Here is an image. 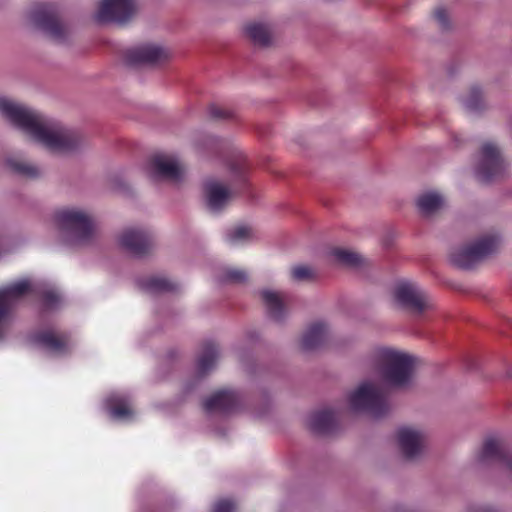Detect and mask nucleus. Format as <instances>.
I'll return each instance as SVG.
<instances>
[{
    "instance_id": "obj_11",
    "label": "nucleus",
    "mask_w": 512,
    "mask_h": 512,
    "mask_svg": "<svg viewBox=\"0 0 512 512\" xmlns=\"http://www.w3.org/2000/svg\"><path fill=\"white\" fill-rule=\"evenodd\" d=\"M136 11V0H101L95 12V19L99 22L123 24L128 22Z\"/></svg>"
},
{
    "instance_id": "obj_20",
    "label": "nucleus",
    "mask_w": 512,
    "mask_h": 512,
    "mask_svg": "<svg viewBox=\"0 0 512 512\" xmlns=\"http://www.w3.org/2000/svg\"><path fill=\"white\" fill-rule=\"evenodd\" d=\"M239 403L238 395L231 390H220L212 394L204 404L209 413H227L234 410Z\"/></svg>"
},
{
    "instance_id": "obj_24",
    "label": "nucleus",
    "mask_w": 512,
    "mask_h": 512,
    "mask_svg": "<svg viewBox=\"0 0 512 512\" xmlns=\"http://www.w3.org/2000/svg\"><path fill=\"white\" fill-rule=\"evenodd\" d=\"M335 421V412L331 409H323L310 414L308 417V426L314 432L325 433L333 428Z\"/></svg>"
},
{
    "instance_id": "obj_9",
    "label": "nucleus",
    "mask_w": 512,
    "mask_h": 512,
    "mask_svg": "<svg viewBox=\"0 0 512 512\" xmlns=\"http://www.w3.org/2000/svg\"><path fill=\"white\" fill-rule=\"evenodd\" d=\"M145 172L153 181H178L184 173L185 167L174 154H155L146 164Z\"/></svg>"
},
{
    "instance_id": "obj_22",
    "label": "nucleus",
    "mask_w": 512,
    "mask_h": 512,
    "mask_svg": "<svg viewBox=\"0 0 512 512\" xmlns=\"http://www.w3.org/2000/svg\"><path fill=\"white\" fill-rule=\"evenodd\" d=\"M420 213L429 217L440 211L445 205V198L437 191H426L420 194L416 200Z\"/></svg>"
},
{
    "instance_id": "obj_21",
    "label": "nucleus",
    "mask_w": 512,
    "mask_h": 512,
    "mask_svg": "<svg viewBox=\"0 0 512 512\" xmlns=\"http://www.w3.org/2000/svg\"><path fill=\"white\" fill-rule=\"evenodd\" d=\"M491 460H499L512 474V455H508L500 441L496 439H488L485 441L481 452L478 455V461L485 463Z\"/></svg>"
},
{
    "instance_id": "obj_26",
    "label": "nucleus",
    "mask_w": 512,
    "mask_h": 512,
    "mask_svg": "<svg viewBox=\"0 0 512 512\" xmlns=\"http://www.w3.org/2000/svg\"><path fill=\"white\" fill-rule=\"evenodd\" d=\"M139 285L150 293L169 292L176 289V284L163 275H152L142 278Z\"/></svg>"
},
{
    "instance_id": "obj_1",
    "label": "nucleus",
    "mask_w": 512,
    "mask_h": 512,
    "mask_svg": "<svg viewBox=\"0 0 512 512\" xmlns=\"http://www.w3.org/2000/svg\"><path fill=\"white\" fill-rule=\"evenodd\" d=\"M0 117L51 152H71L84 143L76 131L8 96H0Z\"/></svg>"
},
{
    "instance_id": "obj_18",
    "label": "nucleus",
    "mask_w": 512,
    "mask_h": 512,
    "mask_svg": "<svg viewBox=\"0 0 512 512\" xmlns=\"http://www.w3.org/2000/svg\"><path fill=\"white\" fill-rule=\"evenodd\" d=\"M104 408L115 421L127 422L133 420L135 416L129 398L121 393L109 395L104 401Z\"/></svg>"
},
{
    "instance_id": "obj_6",
    "label": "nucleus",
    "mask_w": 512,
    "mask_h": 512,
    "mask_svg": "<svg viewBox=\"0 0 512 512\" xmlns=\"http://www.w3.org/2000/svg\"><path fill=\"white\" fill-rule=\"evenodd\" d=\"M34 292H38V287L30 279H20L0 288V340L11 332L14 306Z\"/></svg>"
},
{
    "instance_id": "obj_16",
    "label": "nucleus",
    "mask_w": 512,
    "mask_h": 512,
    "mask_svg": "<svg viewBox=\"0 0 512 512\" xmlns=\"http://www.w3.org/2000/svg\"><path fill=\"white\" fill-rule=\"evenodd\" d=\"M30 341L51 355L62 356L70 351L71 343L68 338L54 330H45L33 334Z\"/></svg>"
},
{
    "instance_id": "obj_28",
    "label": "nucleus",
    "mask_w": 512,
    "mask_h": 512,
    "mask_svg": "<svg viewBox=\"0 0 512 512\" xmlns=\"http://www.w3.org/2000/svg\"><path fill=\"white\" fill-rule=\"evenodd\" d=\"M246 35L259 46H266L270 43L272 34L270 28L263 23H250L245 26Z\"/></svg>"
},
{
    "instance_id": "obj_10",
    "label": "nucleus",
    "mask_w": 512,
    "mask_h": 512,
    "mask_svg": "<svg viewBox=\"0 0 512 512\" xmlns=\"http://www.w3.org/2000/svg\"><path fill=\"white\" fill-rule=\"evenodd\" d=\"M394 297L402 306L421 314L433 308L429 295L416 283L402 280L394 287Z\"/></svg>"
},
{
    "instance_id": "obj_23",
    "label": "nucleus",
    "mask_w": 512,
    "mask_h": 512,
    "mask_svg": "<svg viewBox=\"0 0 512 512\" xmlns=\"http://www.w3.org/2000/svg\"><path fill=\"white\" fill-rule=\"evenodd\" d=\"M460 102L464 109L470 113H478L486 108L484 92L479 85L471 86L462 94Z\"/></svg>"
},
{
    "instance_id": "obj_17",
    "label": "nucleus",
    "mask_w": 512,
    "mask_h": 512,
    "mask_svg": "<svg viewBox=\"0 0 512 512\" xmlns=\"http://www.w3.org/2000/svg\"><path fill=\"white\" fill-rule=\"evenodd\" d=\"M330 337V325L323 320H317L305 329L300 339V345L304 350H313L326 344Z\"/></svg>"
},
{
    "instance_id": "obj_33",
    "label": "nucleus",
    "mask_w": 512,
    "mask_h": 512,
    "mask_svg": "<svg viewBox=\"0 0 512 512\" xmlns=\"http://www.w3.org/2000/svg\"><path fill=\"white\" fill-rule=\"evenodd\" d=\"M434 20L441 29L449 28V15L445 8L439 7L435 10Z\"/></svg>"
},
{
    "instance_id": "obj_3",
    "label": "nucleus",
    "mask_w": 512,
    "mask_h": 512,
    "mask_svg": "<svg viewBox=\"0 0 512 512\" xmlns=\"http://www.w3.org/2000/svg\"><path fill=\"white\" fill-rule=\"evenodd\" d=\"M54 227L59 230L63 240L71 245L89 243L95 234L92 215L78 207H62L52 216Z\"/></svg>"
},
{
    "instance_id": "obj_35",
    "label": "nucleus",
    "mask_w": 512,
    "mask_h": 512,
    "mask_svg": "<svg viewBox=\"0 0 512 512\" xmlns=\"http://www.w3.org/2000/svg\"><path fill=\"white\" fill-rule=\"evenodd\" d=\"M210 114L212 117L217 119H227L231 116L229 110L219 106H212L210 108Z\"/></svg>"
},
{
    "instance_id": "obj_13",
    "label": "nucleus",
    "mask_w": 512,
    "mask_h": 512,
    "mask_svg": "<svg viewBox=\"0 0 512 512\" xmlns=\"http://www.w3.org/2000/svg\"><path fill=\"white\" fill-rule=\"evenodd\" d=\"M118 243L131 254L143 255L152 248L154 235L143 227H127L119 234Z\"/></svg>"
},
{
    "instance_id": "obj_4",
    "label": "nucleus",
    "mask_w": 512,
    "mask_h": 512,
    "mask_svg": "<svg viewBox=\"0 0 512 512\" xmlns=\"http://www.w3.org/2000/svg\"><path fill=\"white\" fill-rule=\"evenodd\" d=\"M347 405L352 412L374 418L385 415L390 409L382 388L373 380H364L351 390L347 394Z\"/></svg>"
},
{
    "instance_id": "obj_14",
    "label": "nucleus",
    "mask_w": 512,
    "mask_h": 512,
    "mask_svg": "<svg viewBox=\"0 0 512 512\" xmlns=\"http://www.w3.org/2000/svg\"><path fill=\"white\" fill-rule=\"evenodd\" d=\"M203 195L208 209L219 212L230 202L232 190L221 179L208 178L203 183Z\"/></svg>"
},
{
    "instance_id": "obj_30",
    "label": "nucleus",
    "mask_w": 512,
    "mask_h": 512,
    "mask_svg": "<svg viewBox=\"0 0 512 512\" xmlns=\"http://www.w3.org/2000/svg\"><path fill=\"white\" fill-rule=\"evenodd\" d=\"M332 255L338 262L345 265L354 266L360 262V256L351 250L336 248L332 251Z\"/></svg>"
},
{
    "instance_id": "obj_19",
    "label": "nucleus",
    "mask_w": 512,
    "mask_h": 512,
    "mask_svg": "<svg viewBox=\"0 0 512 512\" xmlns=\"http://www.w3.org/2000/svg\"><path fill=\"white\" fill-rule=\"evenodd\" d=\"M261 299L267 309L268 315L276 322H281L288 315L285 295L277 290L263 289Z\"/></svg>"
},
{
    "instance_id": "obj_31",
    "label": "nucleus",
    "mask_w": 512,
    "mask_h": 512,
    "mask_svg": "<svg viewBox=\"0 0 512 512\" xmlns=\"http://www.w3.org/2000/svg\"><path fill=\"white\" fill-rule=\"evenodd\" d=\"M291 275L298 281L308 280L314 276V270L306 265H297L292 268Z\"/></svg>"
},
{
    "instance_id": "obj_12",
    "label": "nucleus",
    "mask_w": 512,
    "mask_h": 512,
    "mask_svg": "<svg viewBox=\"0 0 512 512\" xmlns=\"http://www.w3.org/2000/svg\"><path fill=\"white\" fill-rule=\"evenodd\" d=\"M427 433L416 426H402L396 432L398 448L406 459L418 457L426 443Z\"/></svg>"
},
{
    "instance_id": "obj_34",
    "label": "nucleus",
    "mask_w": 512,
    "mask_h": 512,
    "mask_svg": "<svg viewBox=\"0 0 512 512\" xmlns=\"http://www.w3.org/2000/svg\"><path fill=\"white\" fill-rule=\"evenodd\" d=\"M236 505L229 499H221L214 504L213 512H234Z\"/></svg>"
},
{
    "instance_id": "obj_5",
    "label": "nucleus",
    "mask_w": 512,
    "mask_h": 512,
    "mask_svg": "<svg viewBox=\"0 0 512 512\" xmlns=\"http://www.w3.org/2000/svg\"><path fill=\"white\" fill-rule=\"evenodd\" d=\"M501 244V236L495 231H487L471 244L452 251L450 261L461 269H471L481 260L495 253Z\"/></svg>"
},
{
    "instance_id": "obj_29",
    "label": "nucleus",
    "mask_w": 512,
    "mask_h": 512,
    "mask_svg": "<svg viewBox=\"0 0 512 512\" xmlns=\"http://www.w3.org/2000/svg\"><path fill=\"white\" fill-rule=\"evenodd\" d=\"M6 163L12 171L27 178H36L41 174L40 168L21 159L11 157Z\"/></svg>"
},
{
    "instance_id": "obj_7",
    "label": "nucleus",
    "mask_w": 512,
    "mask_h": 512,
    "mask_svg": "<svg viewBox=\"0 0 512 512\" xmlns=\"http://www.w3.org/2000/svg\"><path fill=\"white\" fill-rule=\"evenodd\" d=\"M508 164L499 148L492 143L482 146L474 164V174L482 182H488L505 175Z\"/></svg>"
},
{
    "instance_id": "obj_8",
    "label": "nucleus",
    "mask_w": 512,
    "mask_h": 512,
    "mask_svg": "<svg viewBox=\"0 0 512 512\" xmlns=\"http://www.w3.org/2000/svg\"><path fill=\"white\" fill-rule=\"evenodd\" d=\"M29 23L47 34L57 42H63L66 39L68 30L58 19L55 8L49 4H37L33 6L28 14Z\"/></svg>"
},
{
    "instance_id": "obj_27",
    "label": "nucleus",
    "mask_w": 512,
    "mask_h": 512,
    "mask_svg": "<svg viewBox=\"0 0 512 512\" xmlns=\"http://www.w3.org/2000/svg\"><path fill=\"white\" fill-rule=\"evenodd\" d=\"M225 238L231 245H242L255 238V231L250 225L239 224L227 230Z\"/></svg>"
},
{
    "instance_id": "obj_36",
    "label": "nucleus",
    "mask_w": 512,
    "mask_h": 512,
    "mask_svg": "<svg viewBox=\"0 0 512 512\" xmlns=\"http://www.w3.org/2000/svg\"><path fill=\"white\" fill-rule=\"evenodd\" d=\"M57 300H58V295L54 292H46L44 295V301L49 306H53Z\"/></svg>"
},
{
    "instance_id": "obj_37",
    "label": "nucleus",
    "mask_w": 512,
    "mask_h": 512,
    "mask_svg": "<svg viewBox=\"0 0 512 512\" xmlns=\"http://www.w3.org/2000/svg\"><path fill=\"white\" fill-rule=\"evenodd\" d=\"M214 143H215V138H213L211 136H208V137H206L204 142L198 141L197 145L199 147H205V146H210V145H212Z\"/></svg>"
},
{
    "instance_id": "obj_15",
    "label": "nucleus",
    "mask_w": 512,
    "mask_h": 512,
    "mask_svg": "<svg viewBox=\"0 0 512 512\" xmlns=\"http://www.w3.org/2000/svg\"><path fill=\"white\" fill-rule=\"evenodd\" d=\"M125 56L130 64H155L168 59L170 52L160 45L145 43L128 49Z\"/></svg>"
},
{
    "instance_id": "obj_2",
    "label": "nucleus",
    "mask_w": 512,
    "mask_h": 512,
    "mask_svg": "<svg viewBox=\"0 0 512 512\" xmlns=\"http://www.w3.org/2000/svg\"><path fill=\"white\" fill-rule=\"evenodd\" d=\"M374 359L386 384L393 388L404 389L413 384L416 358L392 347L375 350Z\"/></svg>"
},
{
    "instance_id": "obj_32",
    "label": "nucleus",
    "mask_w": 512,
    "mask_h": 512,
    "mask_svg": "<svg viewBox=\"0 0 512 512\" xmlns=\"http://www.w3.org/2000/svg\"><path fill=\"white\" fill-rule=\"evenodd\" d=\"M224 279L233 283H241L246 281L247 273L238 268H228L225 271Z\"/></svg>"
},
{
    "instance_id": "obj_25",
    "label": "nucleus",
    "mask_w": 512,
    "mask_h": 512,
    "mask_svg": "<svg viewBox=\"0 0 512 512\" xmlns=\"http://www.w3.org/2000/svg\"><path fill=\"white\" fill-rule=\"evenodd\" d=\"M219 355V348L215 343H206L197 360V373L204 375L211 371L216 366Z\"/></svg>"
}]
</instances>
